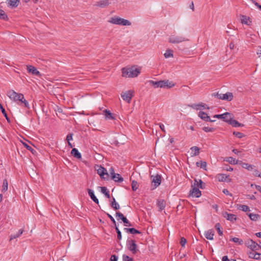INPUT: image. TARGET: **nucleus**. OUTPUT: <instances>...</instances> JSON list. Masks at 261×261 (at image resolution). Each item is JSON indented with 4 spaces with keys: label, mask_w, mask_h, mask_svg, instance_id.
Here are the masks:
<instances>
[{
    "label": "nucleus",
    "mask_w": 261,
    "mask_h": 261,
    "mask_svg": "<svg viewBox=\"0 0 261 261\" xmlns=\"http://www.w3.org/2000/svg\"><path fill=\"white\" fill-rule=\"evenodd\" d=\"M161 182V177L159 175L155 176L152 180V185L153 186V189L158 187Z\"/></svg>",
    "instance_id": "obj_10"
},
{
    "label": "nucleus",
    "mask_w": 261,
    "mask_h": 261,
    "mask_svg": "<svg viewBox=\"0 0 261 261\" xmlns=\"http://www.w3.org/2000/svg\"><path fill=\"white\" fill-rule=\"evenodd\" d=\"M126 245L128 250L134 254H136L138 251L137 245L134 240H128L126 243Z\"/></svg>",
    "instance_id": "obj_4"
},
{
    "label": "nucleus",
    "mask_w": 261,
    "mask_h": 261,
    "mask_svg": "<svg viewBox=\"0 0 261 261\" xmlns=\"http://www.w3.org/2000/svg\"><path fill=\"white\" fill-rule=\"evenodd\" d=\"M166 205V202L164 200H160L158 201V206L160 208V211H162Z\"/></svg>",
    "instance_id": "obj_28"
},
{
    "label": "nucleus",
    "mask_w": 261,
    "mask_h": 261,
    "mask_svg": "<svg viewBox=\"0 0 261 261\" xmlns=\"http://www.w3.org/2000/svg\"><path fill=\"white\" fill-rule=\"evenodd\" d=\"M230 240L239 245H242L243 244V241L238 238L234 237L232 238Z\"/></svg>",
    "instance_id": "obj_44"
},
{
    "label": "nucleus",
    "mask_w": 261,
    "mask_h": 261,
    "mask_svg": "<svg viewBox=\"0 0 261 261\" xmlns=\"http://www.w3.org/2000/svg\"><path fill=\"white\" fill-rule=\"evenodd\" d=\"M245 245L249 248L252 251L257 250L259 248V245L257 243L253 241L252 240H248L245 242Z\"/></svg>",
    "instance_id": "obj_8"
},
{
    "label": "nucleus",
    "mask_w": 261,
    "mask_h": 261,
    "mask_svg": "<svg viewBox=\"0 0 261 261\" xmlns=\"http://www.w3.org/2000/svg\"><path fill=\"white\" fill-rule=\"evenodd\" d=\"M112 201L111 203V206L115 210L119 209L120 206L118 203L116 201L115 199L113 197Z\"/></svg>",
    "instance_id": "obj_31"
},
{
    "label": "nucleus",
    "mask_w": 261,
    "mask_h": 261,
    "mask_svg": "<svg viewBox=\"0 0 261 261\" xmlns=\"http://www.w3.org/2000/svg\"><path fill=\"white\" fill-rule=\"evenodd\" d=\"M97 173L101 178L104 179H108L109 174L107 171V170L103 167L100 166L98 169H97Z\"/></svg>",
    "instance_id": "obj_7"
},
{
    "label": "nucleus",
    "mask_w": 261,
    "mask_h": 261,
    "mask_svg": "<svg viewBox=\"0 0 261 261\" xmlns=\"http://www.w3.org/2000/svg\"><path fill=\"white\" fill-rule=\"evenodd\" d=\"M23 144L29 150L31 151L33 153H34L35 150H34V149L31 146H29L25 143H23Z\"/></svg>",
    "instance_id": "obj_52"
},
{
    "label": "nucleus",
    "mask_w": 261,
    "mask_h": 261,
    "mask_svg": "<svg viewBox=\"0 0 261 261\" xmlns=\"http://www.w3.org/2000/svg\"><path fill=\"white\" fill-rule=\"evenodd\" d=\"M0 109L1 110V111L3 113V114L4 115V116L7 119V121L8 122H10V120L9 118L8 117V115L6 113V112L5 109L3 108V106L1 103H0Z\"/></svg>",
    "instance_id": "obj_40"
},
{
    "label": "nucleus",
    "mask_w": 261,
    "mask_h": 261,
    "mask_svg": "<svg viewBox=\"0 0 261 261\" xmlns=\"http://www.w3.org/2000/svg\"><path fill=\"white\" fill-rule=\"evenodd\" d=\"M140 69L135 66L130 68H123L122 69V76L124 77H136L140 73Z\"/></svg>",
    "instance_id": "obj_2"
},
{
    "label": "nucleus",
    "mask_w": 261,
    "mask_h": 261,
    "mask_svg": "<svg viewBox=\"0 0 261 261\" xmlns=\"http://www.w3.org/2000/svg\"><path fill=\"white\" fill-rule=\"evenodd\" d=\"M223 217L226 218L227 220H229L230 221H233V220H236V216L235 215L232 214H229L227 212H225L223 214Z\"/></svg>",
    "instance_id": "obj_19"
},
{
    "label": "nucleus",
    "mask_w": 261,
    "mask_h": 261,
    "mask_svg": "<svg viewBox=\"0 0 261 261\" xmlns=\"http://www.w3.org/2000/svg\"><path fill=\"white\" fill-rule=\"evenodd\" d=\"M87 191H88V194H89L90 198H91V199L96 203L98 204V203H99L98 200L96 198V197L95 196V195L94 194V192L92 190L89 189H88Z\"/></svg>",
    "instance_id": "obj_20"
},
{
    "label": "nucleus",
    "mask_w": 261,
    "mask_h": 261,
    "mask_svg": "<svg viewBox=\"0 0 261 261\" xmlns=\"http://www.w3.org/2000/svg\"><path fill=\"white\" fill-rule=\"evenodd\" d=\"M187 242V240L185 238H183V237H181L180 238V244L181 245V246L182 247H184L186 243Z\"/></svg>",
    "instance_id": "obj_55"
},
{
    "label": "nucleus",
    "mask_w": 261,
    "mask_h": 261,
    "mask_svg": "<svg viewBox=\"0 0 261 261\" xmlns=\"http://www.w3.org/2000/svg\"><path fill=\"white\" fill-rule=\"evenodd\" d=\"M109 22L114 24L121 25L123 26L130 25L132 24L129 20L118 16H114L112 17Z\"/></svg>",
    "instance_id": "obj_3"
},
{
    "label": "nucleus",
    "mask_w": 261,
    "mask_h": 261,
    "mask_svg": "<svg viewBox=\"0 0 261 261\" xmlns=\"http://www.w3.org/2000/svg\"><path fill=\"white\" fill-rule=\"evenodd\" d=\"M202 129L207 133V132H213L214 131H215V128H214V127H207V126H204L202 127Z\"/></svg>",
    "instance_id": "obj_49"
},
{
    "label": "nucleus",
    "mask_w": 261,
    "mask_h": 261,
    "mask_svg": "<svg viewBox=\"0 0 261 261\" xmlns=\"http://www.w3.org/2000/svg\"><path fill=\"white\" fill-rule=\"evenodd\" d=\"M149 83L154 88H165L164 81H153L151 80L149 81Z\"/></svg>",
    "instance_id": "obj_9"
},
{
    "label": "nucleus",
    "mask_w": 261,
    "mask_h": 261,
    "mask_svg": "<svg viewBox=\"0 0 261 261\" xmlns=\"http://www.w3.org/2000/svg\"><path fill=\"white\" fill-rule=\"evenodd\" d=\"M72 136H73L72 134H69L67 136L66 140L67 141V142H68V141L70 142V140H72Z\"/></svg>",
    "instance_id": "obj_61"
},
{
    "label": "nucleus",
    "mask_w": 261,
    "mask_h": 261,
    "mask_svg": "<svg viewBox=\"0 0 261 261\" xmlns=\"http://www.w3.org/2000/svg\"><path fill=\"white\" fill-rule=\"evenodd\" d=\"M187 40H188L184 37L175 35H171L168 38L169 42L171 43H179Z\"/></svg>",
    "instance_id": "obj_5"
},
{
    "label": "nucleus",
    "mask_w": 261,
    "mask_h": 261,
    "mask_svg": "<svg viewBox=\"0 0 261 261\" xmlns=\"http://www.w3.org/2000/svg\"><path fill=\"white\" fill-rule=\"evenodd\" d=\"M214 231L213 229H210L205 232L204 236L205 238L210 240H213Z\"/></svg>",
    "instance_id": "obj_21"
},
{
    "label": "nucleus",
    "mask_w": 261,
    "mask_h": 261,
    "mask_svg": "<svg viewBox=\"0 0 261 261\" xmlns=\"http://www.w3.org/2000/svg\"><path fill=\"white\" fill-rule=\"evenodd\" d=\"M205 106H206V105L202 103H199L198 105H193L190 106L191 107H192L193 109H195L197 110H200V109H206Z\"/></svg>",
    "instance_id": "obj_27"
},
{
    "label": "nucleus",
    "mask_w": 261,
    "mask_h": 261,
    "mask_svg": "<svg viewBox=\"0 0 261 261\" xmlns=\"http://www.w3.org/2000/svg\"><path fill=\"white\" fill-rule=\"evenodd\" d=\"M123 261H133V258L128 255H123L122 256Z\"/></svg>",
    "instance_id": "obj_51"
},
{
    "label": "nucleus",
    "mask_w": 261,
    "mask_h": 261,
    "mask_svg": "<svg viewBox=\"0 0 261 261\" xmlns=\"http://www.w3.org/2000/svg\"><path fill=\"white\" fill-rule=\"evenodd\" d=\"M133 92L130 90L126 91L125 92H122L121 96L123 100L126 101L128 103H130L133 96Z\"/></svg>",
    "instance_id": "obj_6"
},
{
    "label": "nucleus",
    "mask_w": 261,
    "mask_h": 261,
    "mask_svg": "<svg viewBox=\"0 0 261 261\" xmlns=\"http://www.w3.org/2000/svg\"><path fill=\"white\" fill-rule=\"evenodd\" d=\"M23 229H20L18 230V231L16 233V234H14L13 235H11L10 236V240H12L13 239H16V238H17L18 237H19L21 234L23 233Z\"/></svg>",
    "instance_id": "obj_32"
},
{
    "label": "nucleus",
    "mask_w": 261,
    "mask_h": 261,
    "mask_svg": "<svg viewBox=\"0 0 261 261\" xmlns=\"http://www.w3.org/2000/svg\"><path fill=\"white\" fill-rule=\"evenodd\" d=\"M19 0H9L8 1V5L12 8H15L18 5Z\"/></svg>",
    "instance_id": "obj_29"
},
{
    "label": "nucleus",
    "mask_w": 261,
    "mask_h": 261,
    "mask_svg": "<svg viewBox=\"0 0 261 261\" xmlns=\"http://www.w3.org/2000/svg\"><path fill=\"white\" fill-rule=\"evenodd\" d=\"M215 227L216 229L217 230L218 234L220 236H222L223 231H222V230H221V229L220 228V224L219 223H216L215 224Z\"/></svg>",
    "instance_id": "obj_47"
},
{
    "label": "nucleus",
    "mask_w": 261,
    "mask_h": 261,
    "mask_svg": "<svg viewBox=\"0 0 261 261\" xmlns=\"http://www.w3.org/2000/svg\"><path fill=\"white\" fill-rule=\"evenodd\" d=\"M118 260V256L115 254H113L111 255L110 261H117Z\"/></svg>",
    "instance_id": "obj_58"
},
{
    "label": "nucleus",
    "mask_w": 261,
    "mask_h": 261,
    "mask_svg": "<svg viewBox=\"0 0 261 261\" xmlns=\"http://www.w3.org/2000/svg\"><path fill=\"white\" fill-rule=\"evenodd\" d=\"M198 116L203 120L206 122H214L215 120H212L208 115L202 111H200L198 114Z\"/></svg>",
    "instance_id": "obj_11"
},
{
    "label": "nucleus",
    "mask_w": 261,
    "mask_h": 261,
    "mask_svg": "<svg viewBox=\"0 0 261 261\" xmlns=\"http://www.w3.org/2000/svg\"><path fill=\"white\" fill-rule=\"evenodd\" d=\"M250 219L252 221H256L259 218V215L255 214H249L248 215Z\"/></svg>",
    "instance_id": "obj_39"
},
{
    "label": "nucleus",
    "mask_w": 261,
    "mask_h": 261,
    "mask_svg": "<svg viewBox=\"0 0 261 261\" xmlns=\"http://www.w3.org/2000/svg\"><path fill=\"white\" fill-rule=\"evenodd\" d=\"M251 2L260 10H261V5H259L258 3L256 2L255 1L251 0Z\"/></svg>",
    "instance_id": "obj_62"
},
{
    "label": "nucleus",
    "mask_w": 261,
    "mask_h": 261,
    "mask_svg": "<svg viewBox=\"0 0 261 261\" xmlns=\"http://www.w3.org/2000/svg\"><path fill=\"white\" fill-rule=\"evenodd\" d=\"M223 94H219L218 92L217 93H214L212 94V96L217 97L220 99H222V96Z\"/></svg>",
    "instance_id": "obj_54"
},
{
    "label": "nucleus",
    "mask_w": 261,
    "mask_h": 261,
    "mask_svg": "<svg viewBox=\"0 0 261 261\" xmlns=\"http://www.w3.org/2000/svg\"><path fill=\"white\" fill-rule=\"evenodd\" d=\"M8 96L12 100L16 102L21 106L29 109V102L24 99L21 93H18L13 90H9L7 93Z\"/></svg>",
    "instance_id": "obj_1"
},
{
    "label": "nucleus",
    "mask_w": 261,
    "mask_h": 261,
    "mask_svg": "<svg viewBox=\"0 0 261 261\" xmlns=\"http://www.w3.org/2000/svg\"><path fill=\"white\" fill-rule=\"evenodd\" d=\"M124 223V225L125 226H132L131 223L129 222V221L126 219L125 217L124 219H123L122 221Z\"/></svg>",
    "instance_id": "obj_53"
},
{
    "label": "nucleus",
    "mask_w": 261,
    "mask_h": 261,
    "mask_svg": "<svg viewBox=\"0 0 261 261\" xmlns=\"http://www.w3.org/2000/svg\"><path fill=\"white\" fill-rule=\"evenodd\" d=\"M116 216H118L122 221H123V219H124L125 217L124 216V215L120 213V212H117L116 213Z\"/></svg>",
    "instance_id": "obj_56"
},
{
    "label": "nucleus",
    "mask_w": 261,
    "mask_h": 261,
    "mask_svg": "<svg viewBox=\"0 0 261 261\" xmlns=\"http://www.w3.org/2000/svg\"><path fill=\"white\" fill-rule=\"evenodd\" d=\"M233 134L239 138H241L243 137V134L240 132H234Z\"/></svg>",
    "instance_id": "obj_57"
},
{
    "label": "nucleus",
    "mask_w": 261,
    "mask_h": 261,
    "mask_svg": "<svg viewBox=\"0 0 261 261\" xmlns=\"http://www.w3.org/2000/svg\"><path fill=\"white\" fill-rule=\"evenodd\" d=\"M217 178L219 181H226L227 182H229L231 181V179L226 174H219L217 176Z\"/></svg>",
    "instance_id": "obj_16"
},
{
    "label": "nucleus",
    "mask_w": 261,
    "mask_h": 261,
    "mask_svg": "<svg viewBox=\"0 0 261 261\" xmlns=\"http://www.w3.org/2000/svg\"><path fill=\"white\" fill-rule=\"evenodd\" d=\"M165 87H167L168 88H172L175 86V84L172 82H169L168 80L164 81Z\"/></svg>",
    "instance_id": "obj_41"
},
{
    "label": "nucleus",
    "mask_w": 261,
    "mask_h": 261,
    "mask_svg": "<svg viewBox=\"0 0 261 261\" xmlns=\"http://www.w3.org/2000/svg\"><path fill=\"white\" fill-rule=\"evenodd\" d=\"M131 186H132V189L134 191H136L138 189V187H139L138 183L135 180L132 181Z\"/></svg>",
    "instance_id": "obj_43"
},
{
    "label": "nucleus",
    "mask_w": 261,
    "mask_h": 261,
    "mask_svg": "<svg viewBox=\"0 0 261 261\" xmlns=\"http://www.w3.org/2000/svg\"><path fill=\"white\" fill-rule=\"evenodd\" d=\"M109 172L111 179H114L116 173H115L114 169L112 167H111L109 169Z\"/></svg>",
    "instance_id": "obj_50"
},
{
    "label": "nucleus",
    "mask_w": 261,
    "mask_h": 261,
    "mask_svg": "<svg viewBox=\"0 0 261 261\" xmlns=\"http://www.w3.org/2000/svg\"><path fill=\"white\" fill-rule=\"evenodd\" d=\"M27 67L29 72L31 73L33 75H37L39 76H41L40 72L37 70L36 68H35L34 66L32 65H27Z\"/></svg>",
    "instance_id": "obj_12"
},
{
    "label": "nucleus",
    "mask_w": 261,
    "mask_h": 261,
    "mask_svg": "<svg viewBox=\"0 0 261 261\" xmlns=\"http://www.w3.org/2000/svg\"><path fill=\"white\" fill-rule=\"evenodd\" d=\"M107 215L108 217L111 219L112 223L115 225H116V221L115 220L114 218L110 214H109L108 213H107Z\"/></svg>",
    "instance_id": "obj_59"
},
{
    "label": "nucleus",
    "mask_w": 261,
    "mask_h": 261,
    "mask_svg": "<svg viewBox=\"0 0 261 261\" xmlns=\"http://www.w3.org/2000/svg\"><path fill=\"white\" fill-rule=\"evenodd\" d=\"M196 186L197 187H199L201 189L203 188L202 187V181L201 179H199L198 180L197 179L194 180V187Z\"/></svg>",
    "instance_id": "obj_42"
},
{
    "label": "nucleus",
    "mask_w": 261,
    "mask_h": 261,
    "mask_svg": "<svg viewBox=\"0 0 261 261\" xmlns=\"http://www.w3.org/2000/svg\"><path fill=\"white\" fill-rule=\"evenodd\" d=\"M190 194L192 196L197 198L199 197L201 195V191L197 187H193L192 190L190 191Z\"/></svg>",
    "instance_id": "obj_17"
},
{
    "label": "nucleus",
    "mask_w": 261,
    "mask_h": 261,
    "mask_svg": "<svg viewBox=\"0 0 261 261\" xmlns=\"http://www.w3.org/2000/svg\"><path fill=\"white\" fill-rule=\"evenodd\" d=\"M109 0H99L96 2L94 6L99 8H105L109 5Z\"/></svg>",
    "instance_id": "obj_14"
},
{
    "label": "nucleus",
    "mask_w": 261,
    "mask_h": 261,
    "mask_svg": "<svg viewBox=\"0 0 261 261\" xmlns=\"http://www.w3.org/2000/svg\"><path fill=\"white\" fill-rule=\"evenodd\" d=\"M225 170L228 171H232L233 169L229 166L226 165V167L224 168Z\"/></svg>",
    "instance_id": "obj_63"
},
{
    "label": "nucleus",
    "mask_w": 261,
    "mask_h": 261,
    "mask_svg": "<svg viewBox=\"0 0 261 261\" xmlns=\"http://www.w3.org/2000/svg\"><path fill=\"white\" fill-rule=\"evenodd\" d=\"M71 154L75 158L80 159L82 158L81 154L76 148H73L71 151Z\"/></svg>",
    "instance_id": "obj_23"
},
{
    "label": "nucleus",
    "mask_w": 261,
    "mask_h": 261,
    "mask_svg": "<svg viewBox=\"0 0 261 261\" xmlns=\"http://www.w3.org/2000/svg\"><path fill=\"white\" fill-rule=\"evenodd\" d=\"M229 124L233 127H240L243 126V124L239 123L238 121L236 120H233V119H232Z\"/></svg>",
    "instance_id": "obj_35"
},
{
    "label": "nucleus",
    "mask_w": 261,
    "mask_h": 261,
    "mask_svg": "<svg viewBox=\"0 0 261 261\" xmlns=\"http://www.w3.org/2000/svg\"><path fill=\"white\" fill-rule=\"evenodd\" d=\"M124 229L125 231H126V232L133 234L141 233L140 231L134 228H124Z\"/></svg>",
    "instance_id": "obj_25"
},
{
    "label": "nucleus",
    "mask_w": 261,
    "mask_h": 261,
    "mask_svg": "<svg viewBox=\"0 0 261 261\" xmlns=\"http://www.w3.org/2000/svg\"><path fill=\"white\" fill-rule=\"evenodd\" d=\"M0 19L5 21L8 20L7 15L3 10H0Z\"/></svg>",
    "instance_id": "obj_34"
},
{
    "label": "nucleus",
    "mask_w": 261,
    "mask_h": 261,
    "mask_svg": "<svg viewBox=\"0 0 261 261\" xmlns=\"http://www.w3.org/2000/svg\"><path fill=\"white\" fill-rule=\"evenodd\" d=\"M196 165L197 167H199L204 170H206V163L204 161H200L199 162L196 163Z\"/></svg>",
    "instance_id": "obj_38"
},
{
    "label": "nucleus",
    "mask_w": 261,
    "mask_h": 261,
    "mask_svg": "<svg viewBox=\"0 0 261 261\" xmlns=\"http://www.w3.org/2000/svg\"><path fill=\"white\" fill-rule=\"evenodd\" d=\"M164 57L166 58H170V57H173V55L172 54V50L170 49H167L166 51V53L164 54Z\"/></svg>",
    "instance_id": "obj_46"
},
{
    "label": "nucleus",
    "mask_w": 261,
    "mask_h": 261,
    "mask_svg": "<svg viewBox=\"0 0 261 261\" xmlns=\"http://www.w3.org/2000/svg\"><path fill=\"white\" fill-rule=\"evenodd\" d=\"M224 161L228 162L231 164L236 165L238 163V161L236 160L232 157H227L224 159Z\"/></svg>",
    "instance_id": "obj_30"
},
{
    "label": "nucleus",
    "mask_w": 261,
    "mask_h": 261,
    "mask_svg": "<svg viewBox=\"0 0 261 261\" xmlns=\"http://www.w3.org/2000/svg\"><path fill=\"white\" fill-rule=\"evenodd\" d=\"M240 17L242 23L246 24L247 25H251L252 21L251 18L249 17L241 14L240 15Z\"/></svg>",
    "instance_id": "obj_13"
},
{
    "label": "nucleus",
    "mask_w": 261,
    "mask_h": 261,
    "mask_svg": "<svg viewBox=\"0 0 261 261\" xmlns=\"http://www.w3.org/2000/svg\"><path fill=\"white\" fill-rule=\"evenodd\" d=\"M241 165L243 168H245L248 171H251L253 169L254 166L250 165L248 163H242Z\"/></svg>",
    "instance_id": "obj_33"
},
{
    "label": "nucleus",
    "mask_w": 261,
    "mask_h": 261,
    "mask_svg": "<svg viewBox=\"0 0 261 261\" xmlns=\"http://www.w3.org/2000/svg\"><path fill=\"white\" fill-rule=\"evenodd\" d=\"M8 181L6 179L3 180V184L2 186V191L6 192L8 190Z\"/></svg>",
    "instance_id": "obj_45"
},
{
    "label": "nucleus",
    "mask_w": 261,
    "mask_h": 261,
    "mask_svg": "<svg viewBox=\"0 0 261 261\" xmlns=\"http://www.w3.org/2000/svg\"><path fill=\"white\" fill-rule=\"evenodd\" d=\"M103 114L106 119L113 120L115 119V117L113 116V114L111 113L110 111L105 110L103 111Z\"/></svg>",
    "instance_id": "obj_22"
},
{
    "label": "nucleus",
    "mask_w": 261,
    "mask_h": 261,
    "mask_svg": "<svg viewBox=\"0 0 261 261\" xmlns=\"http://www.w3.org/2000/svg\"><path fill=\"white\" fill-rule=\"evenodd\" d=\"M101 189V192L105 195V196L108 198H110V195L109 194V191L107 190V189L105 187H100Z\"/></svg>",
    "instance_id": "obj_36"
},
{
    "label": "nucleus",
    "mask_w": 261,
    "mask_h": 261,
    "mask_svg": "<svg viewBox=\"0 0 261 261\" xmlns=\"http://www.w3.org/2000/svg\"><path fill=\"white\" fill-rule=\"evenodd\" d=\"M190 149L192 150L191 156H196L199 154V148L197 146H193Z\"/></svg>",
    "instance_id": "obj_26"
},
{
    "label": "nucleus",
    "mask_w": 261,
    "mask_h": 261,
    "mask_svg": "<svg viewBox=\"0 0 261 261\" xmlns=\"http://www.w3.org/2000/svg\"><path fill=\"white\" fill-rule=\"evenodd\" d=\"M248 255L250 258L254 259H261V253L250 251L248 253Z\"/></svg>",
    "instance_id": "obj_15"
},
{
    "label": "nucleus",
    "mask_w": 261,
    "mask_h": 261,
    "mask_svg": "<svg viewBox=\"0 0 261 261\" xmlns=\"http://www.w3.org/2000/svg\"><path fill=\"white\" fill-rule=\"evenodd\" d=\"M232 118H233V116L231 114L228 113V112H226L223 114V116L222 117V119L224 121L228 122L229 124L230 123V122L231 121Z\"/></svg>",
    "instance_id": "obj_18"
},
{
    "label": "nucleus",
    "mask_w": 261,
    "mask_h": 261,
    "mask_svg": "<svg viewBox=\"0 0 261 261\" xmlns=\"http://www.w3.org/2000/svg\"><path fill=\"white\" fill-rule=\"evenodd\" d=\"M223 193L227 195H229L230 196H232V195L231 193H230L227 189H224L222 191Z\"/></svg>",
    "instance_id": "obj_60"
},
{
    "label": "nucleus",
    "mask_w": 261,
    "mask_h": 261,
    "mask_svg": "<svg viewBox=\"0 0 261 261\" xmlns=\"http://www.w3.org/2000/svg\"><path fill=\"white\" fill-rule=\"evenodd\" d=\"M223 116V114H219V115H215L214 116V118H219V119H222V117Z\"/></svg>",
    "instance_id": "obj_64"
},
{
    "label": "nucleus",
    "mask_w": 261,
    "mask_h": 261,
    "mask_svg": "<svg viewBox=\"0 0 261 261\" xmlns=\"http://www.w3.org/2000/svg\"><path fill=\"white\" fill-rule=\"evenodd\" d=\"M238 208L243 212H247L250 211L249 206L246 205H239Z\"/></svg>",
    "instance_id": "obj_48"
},
{
    "label": "nucleus",
    "mask_w": 261,
    "mask_h": 261,
    "mask_svg": "<svg viewBox=\"0 0 261 261\" xmlns=\"http://www.w3.org/2000/svg\"><path fill=\"white\" fill-rule=\"evenodd\" d=\"M233 99V94L231 92H227L225 94H223L222 100H227L228 101H231Z\"/></svg>",
    "instance_id": "obj_24"
},
{
    "label": "nucleus",
    "mask_w": 261,
    "mask_h": 261,
    "mask_svg": "<svg viewBox=\"0 0 261 261\" xmlns=\"http://www.w3.org/2000/svg\"><path fill=\"white\" fill-rule=\"evenodd\" d=\"M112 179L114 180L115 182H121L123 180V177H122L118 173H116L114 179Z\"/></svg>",
    "instance_id": "obj_37"
}]
</instances>
